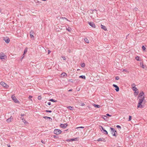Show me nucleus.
<instances>
[{"label": "nucleus", "mask_w": 147, "mask_h": 147, "mask_svg": "<svg viewBox=\"0 0 147 147\" xmlns=\"http://www.w3.org/2000/svg\"><path fill=\"white\" fill-rule=\"evenodd\" d=\"M145 96H143L142 98H140L139 99L138 105L137 106V107L142 108L144 107V105H142V104L143 102H145V100H144Z\"/></svg>", "instance_id": "obj_1"}, {"label": "nucleus", "mask_w": 147, "mask_h": 147, "mask_svg": "<svg viewBox=\"0 0 147 147\" xmlns=\"http://www.w3.org/2000/svg\"><path fill=\"white\" fill-rule=\"evenodd\" d=\"M102 132L105 134H108L107 131L105 129H104L102 131Z\"/></svg>", "instance_id": "obj_17"}, {"label": "nucleus", "mask_w": 147, "mask_h": 147, "mask_svg": "<svg viewBox=\"0 0 147 147\" xmlns=\"http://www.w3.org/2000/svg\"><path fill=\"white\" fill-rule=\"evenodd\" d=\"M27 48H26L24 49V52L23 55H24L25 54H26V53L27 52Z\"/></svg>", "instance_id": "obj_23"}, {"label": "nucleus", "mask_w": 147, "mask_h": 147, "mask_svg": "<svg viewBox=\"0 0 147 147\" xmlns=\"http://www.w3.org/2000/svg\"><path fill=\"white\" fill-rule=\"evenodd\" d=\"M110 129L111 130V133L112 134V135L113 136H116L115 135V133H117V131L116 130H115L112 127H110Z\"/></svg>", "instance_id": "obj_4"}, {"label": "nucleus", "mask_w": 147, "mask_h": 147, "mask_svg": "<svg viewBox=\"0 0 147 147\" xmlns=\"http://www.w3.org/2000/svg\"><path fill=\"white\" fill-rule=\"evenodd\" d=\"M113 87H114L115 88H116V87L118 86L117 85L115 84H113Z\"/></svg>", "instance_id": "obj_44"}, {"label": "nucleus", "mask_w": 147, "mask_h": 147, "mask_svg": "<svg viewBox=\"0 0 147 147\" xmlns=\"http://www.w3.org/2000/svg\"><path fill=\"white\" fill-rule=\"evenodd\" d=\"M20 115L22 117L24 116V114H21Z\"/></svg>", "instance_id": "obj_51"}, {"label": "nucleus", "mask_w": 147, "mask_h": 147, "mask_svg": "<svg viewBox=\"0 0 147 147\" xmlns=\"http://www.w3.org/2000/svg\"><path fill=\"white\" fill-rule=\"evenodd\" d=\"M11 147L10 146V147Z\"/></svg>", "instance_id": "obj_61"}, {"label": "nucleus", "mask_w": 147, "mask_h": 147, "mask_svg": "<svg viewBox=\"0 0 147 147\" xmlns=\"http://www.w3.org/2000/svg\"><path fill=\"white\" fill-rule=\"evenodd\" d=\"M77 139V138H72L71 139H68V140H66V141H67V142H68V141H75Z\"/></svg>", "instance_id": "obj_14"}, {"label": "nucleus", "mask_w": 147, "mask_h": 147, "mask_svg": "<svg viewBox=\"0 0 147 147\" xmlns=\"http://www.w3.org/2000/svg\"><path fill=\"white\" fill-rule=\"evenodd\" d=\"M84 40L86 42L88 43H89V40L87 39V38H85L84 39Z\"/></svg>", "instance_id": "obj_20"}, {"label": "nucleus", "mask_w": 147, "mask_h": 147, "mask_svg": "<svg viewBox=\"0 0 147 147\" xmlns=\"http://www.w3.org/2000/svg\"><path fill=\"white\" fill-rule=\"evenodd\" d=\"M84 127H82V126H80V127H77L76 128V129H79V128H84Z\"/></svg>", "instance_id": "obj_38"}, {"label": "nucleus", "mask_w": 147, "mask_h": 147, "mask_svg": "<svg viewBox=\"0 0 147 147\" xmlns=\"http://www.w3.org/2000/svg\"><path fill=\"white\" fill-rule=\"evenodd\" d=\"M67 125H68L67 123L64 124H61L60 126V127L61 128H65L67 127Z\"/></svg>", "instance_id": "obj_9"}, {"label": "nucleus", "mask_w": 147, "mask_h": 147, "mask_svg": "<svg viewBox=\"0 0 147 147\" xmlns=\"http://www.w3.org/2000/svg\"><path fill=\"white\" fill-rule=\"evenodd\" d=\"M95 108H99L100 106L98 105H96L95 104H93V105Z\"/></svg>", "instance_id": "obj_16"}, {"label": "nucleus", "mask_w": 147, "mask_h": 147, "mask_svg": "<svg viewBox=\"0 0 147 147\" xmlns=\"http://www.w3.org/2000/svg\"><path fill=\"white\" fill-rule=\"evenodd\" d=\"M115 79L117 80H118L119 79V77L118 76H116L115 77Z\"/></svg>", "instance_id": "obj_40"}, {"label": "nucleus", "mask_w": 147, "mask_h": 147, "mask_svg": "<svg viewBox=\"0 0 147 147\" xmlns=\"http://www.w3.org/2000/svg\"><path fill=\"white\" fill-rule=\"evenodd\" d=\"M68 91H72V89H70Z\"/></svg>", "instance_id": "obj_55"}, {"label": "nucleus", "mask_w": 147, "mask_h": 147, "mask_svg": "<svg viewBox=\"0 0 147 147\" xmlns=\"http://www.w3.org/2000/svg\"><path fill=\"white\" fill-rule=\"evenodd\" d=\"M11 98L12 100H13V102L16 103H18L19 104L20 102L16 98V96L14 95H13L11 96Z\"/></svg>", "instance_id": "obj_2"}, {"label": "nucleus", "mask_w": 147, "mask_h": 147, "mask_svg": "<svg viewBox=\"0 0 147 147\" xmlns=\"http://www.w3.org/2000/svg\"><path fill=\"white\" fill-rule=\"evenodd\" d=\"M45 112H49V113H51L52 112V111H51V110H46L45 111Z\"/></svg>", "instance_id": "obj_36"}, {"label": "nucleus", "mask_w": 147, "mask_h": 147, "mask_svg": "<svg viewBox=\"0 0 147 147\" xmlns=\"http://www.w3.org/2000/svg\"><path fill=\"white\" fill-rule=\"evenodd\" d=\"M48 51V54H49L51 52V51H50L49 50Z\"/></svg>", "instance_id": "obj_53"}, {"label": "nucleus", "mask_w": 147, "mask_h": 147, "mask_svg": "<svg viewBox=\"0 0 147 147\" xmlns=\"http://www.w3.org/2000/svg\"><path fill=\"white\" fill-rule=\"evenodd\" d=\"M116 127L118 128H119V129H121V127L120 126V125H117L116 126Z\"/></svg>", "instance_id": "obj_41"}, {"label": "nucleus", "mask_w": 147, "mask_h": 147, "mask_svg": "<svg viewBox=\"0 0 147 147\" xmlns=\"http://www.w3.org/2000/svg\"><path fill=\"white\" fill-rule=\"evenodd\" d=\"M99 127L101 131H102V130H103L104 129L103 127L100 125L99 126Z\"/></svg>", "instance_id": "obj_25"}, {"label": "nucleus", "mask_w": 147, "mask_h": 147, "mask_svg": "<svg viewBox=\"0 0 147 147\" xmlns=\"http://www.w3.org/2000/svg\"><path fill=\"white\" fill-rule=\"evenodd\" d=\"M49 100L50 101L52 102H56L57 101L56 100H55L53 99H51Z\"/></svg>", "instance_id": "obj_24"}, {"label": "nucleus", "mask_w": 147, "mask_h": 147, "mask_svg": "<svg viewBox=\"0 0 147 147\" xmlns=\"http://www.w3.org/2000/svg\"><path fill=\"white\" fill-rule=\"evenodd\" d=\"M13 118V117L11 116L10 117V121H11V119H12Z\"/></svg>", "instance_id": "obj_49"}, {"label": "nucleus", "mask_w": 147, "mask_h": 147, "mask_svg": "<svg viewBox=\"0 0 147 147\" xmlns=\"http://www.w3.org/2000/svg\"><path fill=\"white\" fill-rule=\"evenodd\" d=\"M20 118L23 121H24V120H25L24 117H21Z\"/></svg>", "instance_id": "obj_50"}, {"label": "nucleus", "mask_w": 147, "mask_h": 147, "mask_svg": "<svg viewBox=\"0 0 147 147\" xmlns=\"http://www.w3.org/2000/svg\"><path fill=\"white\" fill-rule=\"evenodd\" d=\"M139 58H140V57H139L138 56H137L136 57V59L138 61H140V59H139Z\"/></svg>", "instance_id": "obj_27"}, {"label": "nucleus", "mask_w": 147, "mask_h": 147, "mask_svg": "<svg viewBox=\"0 0 147 147\" xmlns=\"http://www.w3.org/2000/svg\"><path fill=\"white\" fill-rule=\"evenodd\" d=\"M62 18L63 19H65V20H66L67 21H69V20H68V19L67 18H66L65 17H63V18Z\"/></svg>", "instance_id": "obj_43"}, {"label": "nucleus", "mask_w": 147, "mask_h": 147, "mask_svg": "<svg viewBox=\"0 0 147 147\" xmlns=\"http://www.w3.org/2000/svg\"><path fill=\"white\" fill-rule=\"evenodd\" d=\"M41 142L43 144H45V142L43 140H42Z\"/></svg>", "instance_id": "obj_45"}, {"label": "nucleus", "mask_w": 147, "mask_h": 147, "mask_svg": "<svg viewBox=\"0 0 147 147\" xmlns=\"http://www.w3.org/2000/svg\"><path fill=\"white\" fill-rule=\"evenodd\" d=\"M5 57L4 54L3 53H0V59H4Z\"/></svg>", "instance_id": "obj_8"}, {"label": "nucleus", "mask_w": 147, "mask_h": 147, "mask_svg": "<svg viewBox=\"0 0 147 147\" xmlns=\"http://www.w3.org/2000/svg\"><path fill=\"white\" fill-rule=\"evenodd\" d=\"M61 131L59 129H55L53 133L56 135H59L61 133Z\"/></svg>", "instance_id": "obj_3"}, {"label": "nucleus", "mask_w": 147, "mask_h": 147, "mask_svg": "<svg viewBox=\"0 0 147 147\" xmlns=\"http://www.w3.org/2000/svg\"><path fill=\"white\" fill-rule=\"evenodd\" d=\"M67 108H68V109L71 110H73V108L71 106H68L67 107Z\"/></svg>", "instance_id": "obj_19"}, {"label": "nucleus", "mask_w": 147, "mask_h": 147, "mask_svg": "<svg viewBox=\"0 0 147 147\" xmlns=\"http://www.w3.org/2000/svg\"><path fill=\"white\" fill-rule=\"evenodd\" d=\"M115 90L116 91H117V92H118L119 91V88L118 86L117 87H116Z\"/></svg>", "instance_id": "obj_29"}, {"label": "nucleus", "mask_w": 147, "mask_h": 147, "mask_svg": "<svg viewBox=\"0 0 147 147\" xmlns=\"http://www.w3.org/2000/svg\"><path fill=\"white\" fill-rule=\"evenodd\" d=\"M126 71V70H125V69H124V70H123V71Z\"/></svg>", "instance_id": "obj_59"}, {"label": "nucleus", "mask_w": 147, "mask_h": 147, "mask_svg": "<svg viewBox=\"0 0 147 147\" xmlns=\"http://www.w3.org/2000/svg\"><path fill=\"white\" fill-rule=\"evenodd\" d=\"M62 76L64 77L65 76L67 75V74L65 72H63L61 74Z\"/></svg>", "instance_id": "obj_22"}, {"label": "nucleus", "mask_w": 147, "mask_h": 147, "mask_svg": "<svg viewBox=\"0 0 147 147\" xmlns=\"http://www.w3.org/2000/svg\"><path fill=\"white\" fill-rule=\"evenodd\" d=\"M24 57V56H23L22 57V59L23 58V57Z\"/></svg>", "instance_id": "obj_58"}, {"label": "nucleus", "mask_w": 147, "mask_h": 147, "mask_svg": "<svg viewBox=\"0 0 147 147\" xmlns=\"http://www.w3.org/2000/svg\"><path fill=\"white\" fill-rule=\"evenodd\" d=\"M102 118L104 119L105 120H106V119L107 118V117L106 116L103 115L102 116Z\"/></svg>", "instance_id": "obj_31"}, {"label": "nucleus", "mask_w": 147, "mask_h": 147, "mask_svg": "<svg viewBox=\"0 0 147 147\" xmlns=\"http://www.w3.org/2000/svg\"><path fill=\"white\" fill-rule=\"evenodd\" d=\"M75 80H73L72 79H69V81L71 82H74Z\"/></svg>", "instance_id": "obj_32"}, {"label": "nucleus", "mask_w": 147, "mask_h": 147, "mask_svg": "<svg viewBox=\"0 0 147 147\" xmlns=\"http://www.w3.org/2000/svg\"><path fill=\"white\" fill-rule=\"evenodd\" d=\"M43 118L45 119H51V120H52V119L51 118L47 116H44L43 117Z\"/></svg>", "instance_id": "obj_26"}, {"label": "nucleus", "mask_w": 147, "mask_h": 147, "mask_svg": "<svg viewBox=\"0 0 147 147\" xmlns=\"http://www.w3.org/2000/svg\"><path fill=\"white\" fill-rule=\"evenodd\" d=\"M47 104L48 105H51V103L50 102H48Z\"/></svg>", "instance_id": "obj_48"}, {"label": "nucleus", "mask_w": 147, "mask_h": 147, "mask_svg": "<svg viewBox=\"0 0 147 147\" xmlns=\"http://www.w3.org/2000/svg\"><path fill=\"white\" fill-rule=\"evenodd\" d=\"M9 119H7V122H8V121H9Z\"/></svg>", "instance_id": "obj_56"}, {"label": "nucleus", "mask_w": 147, "mask_h": 147, "mask_svg": "<svg viewBox=\"0 0 147 147\" xmlns=\"http://www.w3.org/2000/svg\"><path fill=\"white\" fill-rule=\"evenodd\" d=\"M106 115L107 116H109V117H111V115H110L108 113H107V114H106Z\"/></svg>", "instance_id": "obj_47"}, {"label": "nucleus", "mask_w": 147, "mask_h": 147, "mask_svg": "<svg viewBox=\"0 0 147 147\" xmlns=\"http://www.w3.org/2000/svg\"><path fill=\"white\" fill-rule=\"evenodd\" d=\"M97 141H98V142H99V141H103L104 142H105V139L103 138H99V139H98Z\"/></svg>", "instance_id": "obj_13"}, {"label": "nucleus", "mask_w": 147, "mask_h": 147, "mask_svg": "<svg viewBox=\"0 0 147 147\" xmlns=\"http://www.w3.org/2000/svg\"><path fill=\"white\" fill-rule=\"evenodd\" d=\"M142 49L143 51H145V50L146 49V48L144 46H143L142 47Z\"/></svg>", "instance_id": "obj_35"}, {"label": "nucleus", "mask_w": 147, "mask_h": 147, "mask_svg": "<svg viewBox=\"0 0 147 147\" xmlns=\"http://www.w3.org/2000/svg\"><path fill=\"white\" fill-rule=\"evenodd\" d=\"M131 86H132V89H137V88L135 86H136V85L135 84H132L131 85Z\"/></svg>", "instance_id": "obj_18"}, {"label": "nucleus", "mask_w": 147, "mask_h": 147, "mask_svg": "<svg viewBox=\"0 0 147 147\" xmlns=\"http://www.w3.org/2000/svg\"><path fill=\"white\" fill-rule=\"evenodd\" d=\"M53 137H54V138H58V136H57L54 135L53 136Z\"/></svg>", "instance_id": "obj_42"}, {"label": "nucleus", "mask_w": 147, "mask_h": 147, "mask_svg": "<svg viewBox=\"0 0 147 147\" xmlns=\"http://www.w3.org/2000/svg\"><path fill=\"white\" fill-rule=\"evenodd\" d=\"M80 78H82L84 79H86V77L85 76H81L79 77Z\"/></svg>", "instance_id": "obj_21"}, {"label": "nucleus", "mask_w": 147, "mask_h": 147, "mask_svg": "<svg viewBox=\"0 0 147 147\" xmlns=\"http://www.w3.org/2000/svg\"><path fill=\"white\" fill-rule=\"evenodd\" d=\"M9 38L8 37H6L5 38H4L3 40L5 41V42L8 43L9 42Z\"/></svg>", "instance_id": "obj_12"}, {"label": "nucleus", "mask_w": 147, "mask_h": 147, "mask_svg": "<svg viewBox=\"0 0 147 147\" xmlns=\"http://www.w3.org/2000/svg\"><path fill=\"white\" fill-rule=\"evenodd\" d=\"M62 57L64 60H65L66 59H65V56H63Z\"/></svg>", "instance_id": "obj_46"}, {"label": "nucleus", "mask_w": 147, "mask_h": 147, "mask_svg": "<svg viewBox=\"0 0 147 147\" xmlns=\"http://www.w3.org/2000/svg\"><path fill=\"white\" fill-rule=\"evenodd\" d=\"M89 25L93 28H95V25L92 22H88Z\"/></svg>", "instance_id": "obj_10"}, {"label": "nucleus", "mask_w": 147, "mask_h": 147, "mask_svg": "<svg viewBox=\"0 0 147 147\" xmlns=\"http://www.w3.org/2000/svg\"><path fill=\"white\" fill-rule=\"evenodd\" d=\"M29 98H32V96H30L29 97Z\"/></svg>", "instance_id": "obj_54"}, {"label": "nucleus", "mask_w": 147, "mask_h": 147, "mask_svg": "<svg viewBox=\"0 0 147 147\" xmlns=\"http://www.w3.org/2000/svg\"><path fill=\"white\" fill-rule=\"evenodd\" d=\"M81 66L82 67H85V64L84 63H83L81 64Z\"/></svg>", "instance_id": "obj_30"}, {"label": "nucleus", "mask_w": 147, "mask_h": 147, "mask_svg": "<svg viewBox=\"0 0 147 147\" xmlns=\"http://www.w3.org/2000/svg\"><path fill=\"white\" fill-rule=\"evenodd\" d=\"M79 69H78L77 71L79 70Z\"/></svg>", "instance_id": "obj_60"}, {"label": "nucleus", "mask_w": 147, "mask_h": 147, "mask_svg": "<svg viewBox=\"0 0 147 147\" xmlns=\"http://www.w3.org/2000/svg\"><path fill=\"white\" fill-rule=\"evenodd\" d=\"M7 145L8 147H9V145L8 144H7Z\"/></svg>", "instance_id": "obj_57"}, {"label": "nucleus", "mask_w": 147, "mask_h": 147, "mask_svg": "<svg viewBox=\"0 0 147 147\" xmlns=\"http://www.w3.org/2000/svg\"><path fill=\"white\" fill-rule=\"evenodd\" d=\"M38 99L39 100H41L42 99V97L40 96H39L38 97Z\"/></svg>", "instance_id": "obj_34"}, {"label": "nucleus", "mask_w": 147, "mask_h": 147, "mask_svg": "<svg viewBox=\"0 0 147 147\" xmlns=\"http://www.w3.org/2000/svg\"><path fill=\"white\" fill-rule=\"evenodd\" d=\"M131 117H132L131 116H129V120H128L129 121H130L131 120Z\"/></svg>", "instance_id": "obj_37"}, {"label": "nucleus", "mask_w": 147, "mask_h": 147, "mask_svg": "<svg viewBox=\"0 0 147 147\" xmlns=\"http://www.w3.org/2000/svg\"><path fill=\"white\" fill-rule=\"evenodd\" d=\"M101 28L102 29L104 30H107V28H106V27L105 26L101 25Z\"/></svg>", "instance_id": "obj_15"}, {"label": "nucleus", "mask_w": 147, "mask_h": 147, "mask_svg": "<svg viewBox=\"0 0 147 147\" xmlns=\"http://www.w3.org/2000/svg\"><path fill=\"white\" fill-rule=\"evenodd\" d=\"M143 96H144V93L142 91H141L138 97V98H142Z\"/></svg>", "instance_id": "obj_6"}, {"label": "nucleus", "mask_w": 147, "mask_h": 147, "mask_svg": "<svg viewBox=\"0 0 147 147\" xmlns=\"http://www.w3.org/2000/svg\"><path fill=\"white\" fill-rule=\"evenodd\" d=\"M140 66L142 67L143 68H144V64L143 63H140Z\"/></svg>", "instance_id": "obj_28"}, {"label": "nucleus", "mask_w": 147, "mask_h": 147, "mask_svg": "<svg viewBox=\"0 0 147 147\" xmlns=\"http://www.w3.org/2000/svg\"><path fill=\"white\" fill-rule=\"evenodd\" d=\"M84 105H85V104H84V103H82V105H81V106H84Z\"/></svg>", "instance_id": "obj_52"}, {"label": "nucleus", "mask_w": 147, "mask_h": 147, "mask_svg": "<svg viewBox=\"0 0 147 147\" xmlns=\"http://www.w3.org/2000/svg\"><path fill=\"white\" fill-rule=\"evenodd\" d=\"M34 33L33 31L31 30L30 32V36L31 38H34L33 34Z\"/></svg>", "instance_id": "obj_11"}, {"label": "nucleus", "mask_w": 147, "mask_h": 147, "mask_svg": "<svg viewBox=\"0 0 147 147\" xmlns=\"http://www.w3.org/2000/svg\"><path fill=\"white\" fill-rule=\"evenodd\" d=\"M0 84L5 87V88H7L9 87L8 85H7L5 83L3 82H0Z\"/></svg>", "instance_id": "obj_5"}, {"label": "nucleus", "mask_w": 147, "mask_h": 147, "mask_svg": "<svg viewBox=\"0 0 147 147\" xmlns=\"http://www.w3.org/2000/svg\"><path fill=\"white\" fill-rule=\"evenodd\" d=\"M67 30H68L69 32H70L71 31V28H66Z\"/></svg>", "instance_id": "obj_33"}, {"label": "nucleus", "mask_w": 147, "mask_h": 147, "mask_svg": "<svg viewBox=\"0 0 147 147\" xmlns=\"http://www.w3.org/2000/svg\"><path fill=\"white\" fill-rule=\"evenodd\" d=\"M133 90L135 91V93L134 95L135 96L137 95L139 93L138 89L137 88V89H133Z\"/></svg>", "instance_id": "obj_7"}, {"label": "nucleus", "mask_w": 147, "mask_h": 147, "mask_svg": "<svg viewBox=\"0 0 147 147\" xmlns=\"http://www.w3.org/2000/svg\"><path fill=\"white\" fill-rule=\"evenodd\" d=\"M23 122L25 124L28 123V122H26L25 120H24V121H23Z\"/></svg>", "instance_id": "obj_39"}]
</instances>
